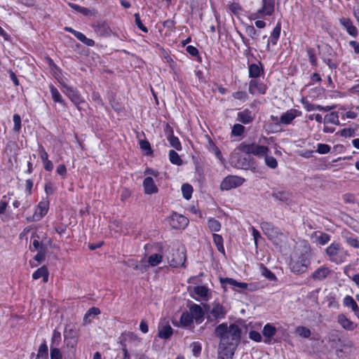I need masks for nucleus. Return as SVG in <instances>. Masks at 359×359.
Wrapping results in <instances>:
<instances>
[{
  "label": "nucleus",
  "mask_w": 359,
  "mask_h": 359,
  "mask_svg": "<svg viewBox=\"0 0 359 359\" xmlns=\"http://www.w3.org/2000/svg\"><path fill=\"white\" fill-rule=\"evenodd\" d=\"M210 313L215 318V319H223L226 316V310L224 307L219 304L215 303L213 304V307L210 311Z\"/></svg>",
  "instance_id": "nucleus-24"
},
{
  "label": "nucleus",
  "mask_w": 359,
  "mask_h": 359,
  "mask_svg": "<svg viewBox=\"0 0 359 359\" xmlns=\"http://www.w3.org/2000/svg\"><path fill=\"white\" fill-rule=\"evenodd\" d=\"M261 229L264 233L272 240L277 237L278 234V229L272 223L268 222H263L261 223Z\"/></svg>",
  "instance_id": "nucleus-12"
},
{
  "label": "nucleus",
  "mask_w": 359,
  "mask_h": 359,
  "mask_svg": "<svg viewBox=\"0 0 359 359\" xmlns=\"http://www.w3.org/2000/svg\"><path fill=\"white\" fill-rule=\"evenodd\" d=\"M296 333L303 338H309L311 335V330L304 326H299L296 328Z\"/></svg>",
  "instance_id": "nucleus-46"
},
{
  "label": "nucleus",
  "mask_w": 359,
  "mask_h": 359,
  "mask_svg": "<svg viewBox=\"0 0 359 359\" xmlns=\"http://www.w3.org/2000/svg\"><path fill=\"white\" fill-rule=\"evenodd\" d=\"M245 132V127L239 123L233 125L231 130V136L239 137L241 136Z\"/></svg>",
  "instance_id": "nucleus-43"
},
{
  "label": "nucleus",
  "mask_w": 359,
  "mask_h": 359,
  "mask_svg": "<svg viewBox=\"0 0 359 359\" xmlns=\"http://www.w3.org/2000/svg\"><path fill=\"white\" fill-rule=\"evenodd\" d=\"M330 149L331 148L328 144L320 143L318 144L317 152L320 154H325L330 152Z\"/></svg>",
  "instance_id": "nucleus-59"
},
{
  "label": "nucleus",
  "mask_w": 359,
  "mask_h": 359,
  "mask_svg": "<svg viewBox=\"0 0 359 359\" xmlns=\"http://www.w3.org/2000/svg\"><path fill=\"white\" fill-rule=\"evenodd\" d=\"M118 343L121 346L126 344V347H127L130 351L134 352L135 349L140 345L141 339L133 332H123L119 337Z\"/></svg>",
  "instance_id": "nucleus-3"
},
{
  "label": "nucleus",
  "mask_w": 359,
  "mask_h": 359,
  "mask_svg": "<svg viewBox=\"0 0 359 359\" xmlns=\"http://www.w3.org/2000/svg\"><path fill=\"white\" fill-rule=\"evenodd\" d=\"M162 260L163 256L157 253L153 254L150 255L148 258V266H156L158 264H159L162 262Z\"/></svg>",
  "instance_id": "nucleus-36"
},
{
  "label": "nucleus",
  "mask_w": 359,
  "mask_h": 359,
  "mask_svg": "<svg viewBox=\"0 0 359 359\" xmlns=\"http://www.w3.org/2000/svg\"><path fill=\"white\" fill-rule=\"evenodd\" d=\"M144 191L146 194H156L158 191V189L154 183L152 177H147L143 181Z\"/></svg>",
  "instance_id": "nucleus-17"
},
{
  "label": "nucleus",
  "mask_w": 359,
  "mask_h": 359,
  "mask_svg": "<svg viewBox=\"0 0 359 359\" xmlns=\"http://www.w3.org/2000/svg\"><path fill=\"white\" fill-rule=\"evenodd\" d=\"M344 304L346 306L351 308L352 311L355 313V315L358 316L359 314V307L352 297L348 295L346 296L344 299Z\"/></svg>",
  "instance_id": "nucleus-30"
},
{
  "label": "nucleus",
  "mask_w": 359,
  "mask_h": 359,
  "mask_svg": "<svg viewBox=\"0 0 359 359\" xmlns=\"http://www.w3.org/2000/svg\"><path fill=\"white\" fill-rule=\"evenodd\" d=\"M44 190L47 195H52L55 192V187L53 182L48 181L45 184Z\"/></svg>",
  "instance_id": "nucleus-60"
},
{
  "label": "nucleus",
  "mask_w": 359,
  "mask_h": 359,
  "mask_svg": "<svg viewBox=\"0 0 359 359\" xmlns=\"http://www.w3.org/2000/svg\"><path fill=\"white\" fill-rule=\"evenodd\" d=\"M14 127L13 130L15 132H19L21 129V118L19 114L13 115Z\"/></svg>",
  "instance_id": "nucleus-58"
},
{
  "label": "nucleus",
  "mask_w": 359,
  "mask_h": 359,
  "mask_svg": "<svg viewBox=\"0 0 359 359\" xmlns=\"http://www.w3.org/2000/svg\"><path fill=\"white\" fill-rule=\"evenodd\" d=\"M245 33L252 39L258 36V32L252 25H248L245 27Z\"/></svg>",
  "instance_id": "nucleus-53"
},
{
  "label": "nucleus",
  "mask_w": 359,
  "mask_h": 359,
  "mask_svg": "<svg viewBox=\"0 0 359 359\" xmlns=\"http://www.w3.org/2000/svg\"><path fill=\"white\" fill-rule=\"evenodd\" d=\"M331 270L326 266H321L316 269L311 275V278L315 280H323L326 278L330 273Z\"/></svg>",
  "instance_id": "nucleus-20"
},
{
  "label": "nucleus",
  "mask_w": 359,
  "mask_h": 359,
  "mask_svg": "<svg viewBox=\"0 0 359 359\" xmlns=\"http://www.w3.org/2000/svg\"><path fill=\"white\" fill-rule=\"evenodd\" d=\"M208 225L211 231H219L221 229L220 222L214 218H210L208 219Z\"/></svg>",
  "instance_id": "nucleus-42"
},
{
  "label": "nucleus",
  "mask_w": 359,
  "mask_h": 359,
  "mask_svg": "<svg viewBox=\"0 0 359 359\" xmlns=\"http://www.w3.org/2000/svg\"><path fill=\"white\" fill-rule=\"evenodd\" d=\"M309 264V259L305 255H301L297 259L290 262V267L292 272L299 274L305 273Z\"/></svg>",
  "instance_id": "nucleus-4"
},
{
  "label": "nucleus",
  "mask_w": 359,
  "mask_h": 359,
  "mask_svg": "<svg viewBox=\"0 0 359 359\" xmlns=\"http://www.w3.org/2000/svg\"><path fill=\"white\" fill-rule=\"evenodd\" d=\"M245 180L238 176H228L223 180L220 184L221 189L229 190L243 184Z\"/></svg>",
  "instance_id": "nucleus-5"
},
{
  "label": "nucleus",
  "mask_w": 359,
  "mask_h": 359,
  "mask_svg": "<svg viewBox=\"0 0 359 359\" xmlns=\"http://www.w3.org/2000/svg\"><path fill=\"white\" fill-rule=\"evenodd\" d=\"M100 313V311L98 308L96 307H92L90 308L87 313L85 314L83 320L85 322H90V318H94L95 316L99 314Z\"/></svg>",
  "instance_id": "nucleus-44"
},
{
  "label": "nucleus",
  "mask_w": 359,
  "mask_h": 359,
  "mask_svg": "<svg viewBox=\"0 0 359 359\" xmlns=\"http://www.w3.org/2000/svg\"><path fill=\"white\" fill-rule=\"evenodd\" d=\"M38 209H39L40 212L39 215L35 214L33 216L34 221H38L41 219L48 212V203L41 201L38 204Z\"/></svg>",
  "instance_id": "nucleus-33"
},
{
  "label": "nucleus",
  "mask_w": 359,
  "mask_h": 359,
  "mask_svg": "<svg viewBox=\"0 0 359 359\" xmlns=\"http://www.w3.org/2000/svg\"><path fill=\"white\" fill-rule=\"evenodd\" d=\"M50 359H62V355L61 351L57 347H52L50 346Z\"/></svg>",
  "instance_id": "nucleus-56"
},
{
  "label": "nucleus",
  "mask_w": 359,
  "mask_h": 359,
  "mask_svg": "<svg viewBox=\"0 0 359 359\" xmlns=\"http://www.w3.org/2000/svg\"><path fill=\"white\" fill-rule=\"evenodd\" d=\"M266 86L262 82L257 79H252L249 83L248 90L252 95H255L256 93L264 95L266 93Z\"/></svg>",
  "instance_id": "nucleus-13"
},
{
  "label": "nucleus",
  "mask_w": 359,
  "mask_h": 359,
  "mask_svg": "<svg viewBox=\"0 0 359 359\" xmlns=\"http://www.w3.org/2000/svg\"><path fill=\"white\" fill-rule=\"evenodd\" d=\"M265 163L270 168L275 169L278 166V162L273 156H269L267 154L264 156Z\"/></svg>",
  "instance_id": "nucleus-52"
},
{
  "label": "nucleus",
  "mask_w": 359,
  "mask_h": 359,
  "mask_svg": "<svg viewBox=\"0 0 359 359\" xmlns=\"http://www.w3.org/2000/svg\"><path fill=\"white\" fill-rule=\"evenodd\" d=\"M229 9L233 14H238L242 10L241 6L238 3H232L229 5Z\"/></svg>",
  "instance_id": "nucleus-64"
},
{
  "label": "nucleus",
  "mask_w": 359,
  "mask_h": 359,
  "mask_svg": "<svg viewBox=\"0 0 359 359\" xmlns=\"http://www.w3.org/2000/svg\"><path fill=\"white\" fill-rule=\"evenodd\" d=\"M238 346L224 344L219 342L218 346L217 359H233L235 351Z\"/></svg>",
  "instance_id": "nucleus-6"
},
{
  "label": "nucleus",
  "mask_w": 359,
  "mask_h": 359,
  "mask_svg": "<svg viewBox=\"0 0 359 359\" xmlns=\"http://www.w3.org/2000/svg\"><path fill=\"white\" fill-rule=\"evenodd\" d=\"M48 276L49 273L48 269L46 266H43L34 272L32 278L34 280L43 278V281L44 283H47L48 281Z\"/></svg>",
  "instance_id": "nucleus-27"
},
{
  "label": "nucleus",
  "mask_w": 359,
  "mask_h": 359,
  "mask_svg": "<svg viewBox=\"0 0 359 359\" xmlns=\"http://www.w3.org/2000/svg\"><path fill=\"white\" fill-rule=\"evenodd\" d=\"M339 22L340 24L346 28L347 32L350 35L353 36H356V35L358 34V30L357 28L354 25H353L351 19L346 18H341L339 19Z\"/></svg>",
  "instance_id": "nucleus-23"
},
{
  "label": "nucleus",
  "mask_w": 359,
  "mask_h": 359,
  "mask_svg": "<svg viewBox=\"0 0 359 359\" xmlns=\"http://www.w3.org/2000/svg\"><path fill=\"white\" fill-rule=\"evenodd\" d=\"M193 318L190 312H183L180 317V323L183 326L187 327L193 323Z\"/></svg>",
  "instance_id": "nucleus-37"
},
{
  "label": "nucleus",
  "mask_w": 359,
  "mask_h": 359,
  "mask_svg": "<svg viewBox=\"0 0 359 359\" xmlns=\"http://www.w3.org/2000/svg\"><path fill=\"white\" fill-rule=\"evenodd\" d=\"M48 348L46 339H43L40 345L38 353L36 354L37 358L48 359Z\"/></svg>",
  "instance_id": "nucleus-32"
},
{
  "label": "nucleus",
  "mask_w": 359,
  "mask_h": 359,
  "mask_svg": "<svg viewBox=\"0 0 359 359\" xmlns=\"http://www.w3.org/2000/svg\"><path fill=\"white\" fill-rule=\"evenodd\" d=\"M165 133L168 134L167 138L171 147H174L177 151L182 150L181 143L178 137L173 135V130L168 123L166 124Z\"/></svg>",
  "instance_id": "nucleus-16"
},
{
  "label": "nucleus",
  "mask_w": 359,
  "mask_h": 359,
  "mask_svg": "<svg viewBox=\"0 0 359 359\" xmlns=\"http://www.w3.org/2000/svg\"><path fill=\"white\" fill-rule=\"evenodd\" d=\"M249 338L256 342H260L262 341L260 333L255 330H251L249 332Z\"/></svg>",
  "instance_id": "nucleus-61"
},
{
  "label": "nucleus",
  "mask_w": 359,
  "mask_h": 359,
  "mask_svg": "<svg viewBox=\"0 0 359 359\" xmlns=\"http://www.w3.org/2000/svg\"><path fill=\"white\" fill-rule=\"evenodd\" d=\"M63 88L65 89L63 92L68 96V97L72 100V102L79 109V104L83 101L81 97V95L78 92V90L71 86H68L66 84L62 83Z\"/></svg>",
  "instance_id": "nucleus-8"
},
{
  "label": "nucleus",
  "mask_w": 359,
  "mask_h": 359,
  "mask_svg": "<svg viewBox=\"0 0 359 359\" xmlns=\"http://www.w3.org/2000/svg\"><path fill=\"white\" fill-rule=\"evenodd\" d=\"M109 29V25L106 21H97L95 26V30L101 34L107 33Z\"/></svg>",
  "instance_id": "nucleus-38"
},
{
  "label": "nucleus",
  "mask_w": 359,
  "mask_h": 359,
  "mask_svg": "<svg viewBox=\"0 0 359 359\" xmlns=\"http://www.w3.org/2000/svg\"><path fill=\"white\" fill-rule=\"evenodd\" d=\"M185 260V255L183 252H180L178 250H176L175 252L172 254V257H168L170 266L175 268L184 266Z\"/></svg>",
  "instance_id": "nucleus-14"
},
{
  "label": "nucleus",
  "mask_w": 359,
  "mask_h": 359,
  "mask_svg": "<svg viewBox=\"0 0 359 359\" xmlns=\"http://www.w3.org/2000/svg\"><path fill=\"white\" fill-rule=\"evenodd\" d=\"M337 321L341 325V327L346 330L352 331L357 326L353 323V322L348 319L344 314H339L338 316Z\"/></svg>",
  "instance_id": "nucleus-25"
},
{
  "label": "nucleus",
  "mask_w": 359,
  "mask_h": 359,
  "mask_svg": "<svg viewBox=\"0 0 359 359\" xmlns=\"http://www.w3.org/2000/svg\"><path fill=\"white\" fill-rule=\"evenodd\" d=\"M271 196L276 201L285 204H289L291 202L292 194L285 190H278L276 189H273Z\"/></svg>",
  "instance_id": "nucleus-11"
},
{
  "label": "nucleus",
  "mask_w": 359,
  "mask_h": 359,
  "mask_svg": "<svg viewBox=\"0 0 359 359\" xmlns=\"http://www.w3.org/2000/svg\"><path fill=\"white\" fill-rule=\"evenodd\" d=\"M341 236L348 245L354 248H359V241L352 233L344 230L341 232Z\"/></svg>",
  "instance_id": "nucleus-19"
},
{
  "label": "nucleus",
  "mask_w": 359,
  "mask_h": 359,
  "mask_svg": "<svg viewBox=\"0 0 359 359\" xmlns=\"http://www.w3.org/2000/svg\"><path fill=\"white\" fill-rule=\"evenodd\" d=\"M194 292L201 297H205L208 295V289L205 286H196Z\"/></svg>",
  "instance_id": "nucleus-55"
},
{
  "label": "nucleus",
  "mask_w": 359,
  "mask_h": 359,
  "mask_svg": "<svg viewBox=\"0 0 359 359\" xmlns=\"http://www.w3.org/2000/svg\"><path fill=\"white\" fill-rule=\"evenodd\" d=\"M77 330L74 327H69V326H66L64 331V339H77Z\"/></svg>",
  "instance_id": "nucleus-35"
},
{
  "label": "nucleus",
  "mask_w": 359,
  "mask_h": 359,
  "mask_svg": "<svg viewBox=\"0 0 359 359\" xmlns=\"http://www.w3.org/2000/svg\"><path fill=\"white\" fill-rule=\"evenodd\" d=\"M259 65H261V67H259L257 64H251L249 65V76L250 78L256 79L261 75L262 73H264V69L262 67V64L259 63Z\"/></svg>",
  "instance_id": "nucleus-28"
},
{
  "label": "nucleus",
  "mask_w": 359,
  "mask_h": 359,
  "mask_svg": "<svg viewBox=\"0 0 359 359\" xmlns=\"http://www.w3.org/2000/svg\"><path fill=\"white\" fill-rule=\"evenodd\" d=\"M140 147L142 151H144L146 152L147 155L152 154L153 151L151 148L150 143L147 140H140Z\"/></svg>",
  "instance_id": "nucleus-47"
},
{
  "label": "nucleus",
  "mask_w": 359,
  "mask_h": 359,
  "mask_svg": "<svg viewBox=\"0 0 359 359\" xmlns=\"http://www.w3.org/2000/svg\"><path fill=\"white\" fill-rule=\"evenodd\" d=\"M62 340V335L61 333L57 331V330H54L53 332V336L51 339V344L50 346L52 347H57Z\"/></svg>",
  "instance_id": "nucleus-41"
},
{
  "label": "nucleus",
  "mask_w": 359,
  "mask_h": 359,
  "mask_svg": "<svg viewBox=\"0 0 359 359\" xmlns=\"http://www.w3.org/2000/svg\"><path fill=\"white\" fill-rule=\"evenodd\" d=\"M169 159L172 164L177 165H181L183 163V161L179 154L172 149L169 151Z\"/></svg>",
  "instance_id": "nucleus-39"
},
{
  "label": "nucleus",
  "mask_w": 359,
  "mask_h": 359,
  "mask_svg": "<svg viewBox=\"0 0 359 359\" xmlns=\"http://www.w3.org/2000/svg\"><path fill=\"white\" fill-rule=\"evenodd\" d=\"M263 335L266 338H271L276 333V328L270 323L264 325L262 330Z\"/></svg>",
  "instance_id": "nucleus-34"
},
{
  "label": "nucleus",
  "mask_w": 359,
  "mask_h": 359,
  "mask_svg": "<svg viewBox=\"0 0 359 359\" xmlns=\"http://www.w3.org/2000/svg\"><path fill=\"white\" fill-rule=\"evenodd\" d=\"M182 192L184 198L187 200H189L191 197V194L193 192V188L189 184H184L182 186Z\"/></svg>",
  "instance_id": "nucleus-45"
},
{
  "label": "nucleus",
  "mask_w": 359,
  "mask_h": 359,
  "mask_svg": "<svg viewBox=\"0 0 359 359\" xmlns=\"http://www.w3.org/2000/svg\"><path fill=\"white\" fill-rule=\"evenodd\" d=\"M340 250V244L338 243H332L325 250L326 254L329 256L330 260L333 262H337L336 256Z\"/></svg>",
  "instance_id": "nucleus-22"
},
{
  "label": "nucleus",
  "mask_w": 359,
  "mask_h": 359,
  "mask_svg": "<svg viewBox=\"0 0 359 359\" xmlns=\"http://www.w3.org/2000/svg\"><path fill=\"white\" fill-rule=\"evenodd\" d=\"M324 121L325 123H333L335 125H339V121L338 113L336 111H333L329 114L325 115V116L324 118Z\"/></svg>",
  "instance_id": "nucleus-40"
},
{
  "label": "nucleus",
  "mask_w": 359,
  "mask_h": 359,
  "mask_svg": "<svg viewBox=\"0 0 359 359\" xmlns=\"http://www.w3.org/2000/svg\"><path fill=\"white\" fill-rule=\"evenodd\" d=\"M135 19V24L137 27L141 29L144 33L148 32V29L142 24V20L140 19V14L138 13H135L134 15Z\"/></svg>",
  "instance_id": "nucleus-57"
},
{
  "label": "nucleus",
  "mask_w": 359,
  "mask_h": 359,
  "mask_svg": "<svg viewBox=\"0 0 359 359\" xmlns=\"http://www.w3.org/2000/svg\"><path fill=\"white\" fill-rule=\"evenodd\" d=\"M237 149L246 154H253L259 158L264 157L269 151L266 146L258 145L255 143L249 144L245 142H241Z\"/></svg>",
  "instance_id": "nucleus-2"
},
{
  "label": "nucleus",
  "mask_w": 359,
  "mask_h": 359,
  "mask_svg": "<svg viewBox=\"0 0 359 359\" xmlns=\"http://www.w3.org/2000/svg\"><path fill=\"white\" fill-rule=\"evenodd\" d=\"M274 0H262V7L255 13V18L262 15H271L274 12Z\"/></svg>",
  "instance_id": "nucleus-9"
},
{
  "label": "nucleus",
  "mask_w": 359,
  "mask_h": 359,
  "mask_svg": "<svg viewBox=\"0 0 359 359\" xmlns=\"http://www.w3.org/2000/svg\"><path fill=\"white\" fill-rule=\"evenodd\" d=\"M330 341H338L341 344V346L345 348H351L352 346V342L348 339L340 337L337 333H331L329 336Z\"/></svg>",
  "instance_id": "nucleus-26"
},
{
  "label": "nucleus",
  "mask_w": 359,
  "mask_h": 359,
  "mask_svg": "<svg viewBox=\"0 0 359 359\" xmlns=\"http://www.w3.org/2000/svg\"><path fill=\"white\" fill-rule=\"evenodd\" d=\"M128 266L133 269L139 270L142 273H144L148 271L149 266L147 264H138L136 262L132 261Z\"/></svg>",
  "instance_id": "nucleus-49"
},
{
  "label": "nucleus",
  "mask_w": 359,
  "mask_h": 359,
  "mask_svg": "<svg viewBox=\"0 0 359 359\" xmlns=\"http://www.w3.org/2000/svg\"><path fill=\"white\" fill-rule=\"evenodd\" d=\"M39 153L40 155V158L43 162L46 161L48 160V153L46 151L45 149L41 144H39Z\"/></svg>",
  "instance_id": "nucleus-63"
},
{
  "label": "nucleus",
  "mask_w": 359,
  "mask_h": 359,
  "mask_svg": "<svg viewBox=\"0 0 359 359\" xmlns=\"http://www.w3.org/2000/svg\"><path fill=\"white\" fill-rule=\"evenodd\" d=\"M280 30L281 25L280 22H278L271 34V38H279L280 34Z\"/></svg>",
  "instance_id": "nucleus-62"
},
{
  "label": "nucleus",
  "mask_w": 359,
  "mask_h": 359,
  "mask_svg": "<svg viewBox=\"0 0 359 359\" xmlns=\"http://www.w3.org/2000/svg\"><path fill=\"white\" fill-rule=\"evenodd\" d=\"M50 92L52 96V98L55 102L60 103L62 106H65V102L62 99V95H60V92L57 90V89L53 86L50 85Z\"/></svg>",
  "instance_id": "nucleus-29"
},
{
  "label": "nucleus",
  "mask_w": 359,
  "mask_h": 359,
  "mask_svg": "<svg viewBox=\"0 0 359 359\" xmlns=\"http://www.w3.org/2000/svg\"><path fill=\"white\" fill-rule=\"evenodd\" d=\"M221 283L223 285L229 284L232 286L238 287L241 289L245 290L248 289V285L245 283H239L237 282L236 280L230 278H225L223 279H221Z\"/></svg>",
  "instance_id": "nucleus-31"
},
{
  "label": "nucleus",
  "mask_w": 359,
  "mask_h": 359,
  "mask_svg": "<svg viewBox=\"0 0 359 359\" xmlns=\"http://www.w3.org/2000/svg\"><path fill=\"white\" fill-rule=\"evenodd\" d=\"M254 118L252 111L246 109L238 113L236 120L243 124H249L253 121Z\"/></svg>",
  "instance_id": "nucleus-21"
},
{
  "label": "nucleus",
  "mask_w": 359,
  "mask_h": 359,
  "mask_svg": "<svg viewBox=\"0 0 359 359\" xmlns=\"http://www.w3.org/2000/svg\"><path fill=\"white\" fill-rule=\"evenodd\" d=\"M262 273L264 277L271 281L276 280V276L269 269H267L266 266H264L263 265H262Z\"/></svg>",
  "instance_id": "nucleus-50"
},
{
  "label": "nucleus",
  "mask_w": 359,
  "mask_h": 359,
  "mask_svg": "<svg viewBox=\"0 0 359 359\" xmlns=\"http://www.w3.org/2000/svg\"><path fill=\"white\" fill-rule=\"evenodd\" d=\"M173 333L171 326L167 325H159L158 327V337L163 339H170Z\"/></svg>",
  "instance_id": "nucleus-18"
},
{
  "label": "nucleus",
  "mask_w": 359,
  "mask_h": 359,
  "mask_svg": "<svg viewBox=\"0 0 359 359\" xmlns=\"http://www.w3.org/2000/svg\"><path fill=\"white\" fill-rule=\"evenodd\" d=\"M188 306L193 319L197 324L201 323L204 319V312L201 306L192 302L189 303Z\"/></svg>",
  "instance_id": "nucleus-10"
},
{
  "label": "nucleus",
  "mask_w": 359,
  "mask_h": 359,
  "mask_svg": "<svg viewBox=\"0 0 359 359\" xmlns=\"http://www.w3.org/2000/svg\"><path fill=\"white\" fill-rule=\"evenodd\" d=\"M170 224L173 229H184L188 225L189 220L184 215L173 212L170 217Z\"/></svg>",
  "instance_id": "nucleus-7"
},
{
  "label": "nucleus",
  "mask_w": 359,
  "mask_h": 359,
  "mask_svg": "<svg viewBox=\"0 0 359 359\" xmlns=\"http://www.w3.org/2000/svg\"><path fill=\"white\" fill-rule=\"evenodd\" d=\"M191 347L192 350L193 355L196 357L200 355L202 350V346L200 342L194 341L191 344Z\"/></svg>",
  "instance_id": "nucleus-51"
},
{
  "label": "nucleus",
  "mask_w": 359,
  "mask_h": 359,
  "mask_svg": "<svg viewBox=\"0 0 359 359\" xmlns=\"http://www.w3.org/2000/svg\"><path fill=\"white\" fill-rule=\"evenodd\" d=\"M301 111L291 109L287 110L286 112L283 113L279 119V123L288 125L292 123V121L298 116L301 115Z\"/></svg>",
  "instance_id": "nucleus-15"
},
{
  "label": "nucleus",
  "mask_w": 359,
  "mask_h": 359,
  "mask_svg": "<svg viewBox=\"0 0 359 359\" xmlns=\"http://www.w3.org/2000/svg\"><path fill=\"white\" fill-rule=\"evenodd\" d=\"M331 236L326 233H320L317 238V241L320 245H324L330 241Z\"/></svg>",
  "instance_id": "nucleus-54"
},
{
  "label": "nucleus",
  "mask_w": 359,
  "mask_h": 359,
  "mask_svg": "<svg viewBox=\"0 0 359 359\" xmlns=\"http://www.w3.org/2000/svg\"><path fill=\"white\" fill-rule=\"evenodd\" d=\"M242 330L235 323L228 326L226 323L217 325L215 329V336L219 339V342L224 344L238 346L241 339Z\"/></svg>",
  "instance_id": "nucleus-1"
},
{
  "label": "nucleus",
  "mask_w": 359,
  "mask_h": 359,
  "mask_svg": "<svg viewBox=\"0 0 359 359\" xmlns=\"http://www.w3.org/2000/svg\"><path fill=\"white\" fill-rule=\"evenodd\" d=\"M307 55L309 57V62L313 66H317V58L315 53V50L312 48H308L306 49Z\"/></svg>",
  "instance_id": "nucleus-48"
}]
</instances>
